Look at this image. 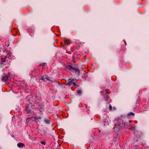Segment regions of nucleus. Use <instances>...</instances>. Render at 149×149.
Segmentation results:
<instances>
[{
	"instance_id": "nucleus-1",
	"label": "nucleus",
	"mask_w": 149,
	"mask_h": 149,
	"mask_svg": "<svg viewBox=\"0 0 149 149\" xmlns=\"http://www.w3.org/2000/svg\"><path fill=\"white\" fill-rule=\"evenodd\" d=\"M11 61L10 56H2L0 62V64L2 67H8L10 65Z\"/></svg>"
},
{
	"instance_id": "nucleus-2",
	"label": "nucleus",
	"mask_w": 149,
	"mask_h": 149,
	"mask_svg": "<svg viewBox=\"0 0 149 149\" xmlns=\"http://www.w3.org/2000/svg\"><path fill=\"white\" fill-rule=\"evenodd\" d=\"M83 45V42L79 40L76 41L74 45H73L72 48L74 50H78L80 47Z\"/></svg>"
},
{
	"instance_id": "nucleus-3",
	"label": "nucleus",
	"mask_w": 149,
	"mask_h": 149,
	"mask_svg": "<svg viewBox=\"0 0 149 149\" xmlns=\"http://www.w3.org/2000/svg\"><path fill=\"white\" fill-rule=\"evenodd\" d=\"M109 90L108 89L106 90H104L102 91H101V93H105V94L103 95L104 100L106 102L108 101V100L109 97L108 95L109 94Z\"/></svg>"
},
{
	"instance_id": "nucleus-4",
	"label": "nucleus",
	"mask_w": 149,
	"mask_h": 149,
	"mask_svg": "<svg viewBox=\"0 0 149 149\" xmlns=\"http://www.w3.org/2000/svg\"><path fill=\"white\" fill-rule=\"evenodd\" d=\"M65 69H68L69 70H71L72 69L75 70V73L79 75L80 74V71L79 69L76 68H74L72 67V65H68L67 66H66Z\"/></svg>"
},
{
	"instance_id": "nucleus-5",
	"label": "nucleus",
	"mask_w": 149,
	"mask_h": 149,
	"mask_svg": "<svg viewBox=\"0 0 149 149\" xmlns=\"http://www.w3.org/2000/svg\"><path fill=\"white\" fill-rule=\"evenodd\" d=\"M74 79L71 77L68 80H66V82L68 85L70 86L71 85H73V86H76V85L75 82H74Z\"/></svg>"
},
{
	"instance_id": "nucleus-6",
	"label": "nucleus",
	"mask_w": 149,
	"mask_h": 149,
	"mask_svg": "<svg viewBox=\"0 0 149 149\" xmlns=\"http://www.w3.org/2000/svg\"><path fill=\"white\" fill-rule=\"evenodd\" d=\"M26 110L27 111V113H31L33 112L31 106L30 107L29 105L28 106H26Z\"/></svg>"
},
{
	"instance_id": "nucleus-7",
	"label": "nucleus",
	"mask_w": 149,
	"mask_h": 149,
	"mask_svg": "<svg viewBox=\"0 0 149 149\" xmlns=\"http://www.w3.org/2000/svg\"><path fill=\"white\" fill-rule=\"evenodd\" d=\"M34 31L33 29L30 28L28 29V33L31 36H33L34 35Z\"/></svg>"
},
{
	"instance_id": "nucleus-8",
	"label": "nucleus",
	"mask_w": 149,
	"mask_h": 149,
	"mask_svg": "<svg viewBox=\"0 0 149 149\" xmlns=\"http://www.w3.org/2000/svg\"><path fill=\"white\" fill-rule=\"evenodd\" d=\"M63 42L65 44L67 45H69L71 43V40L70 39L65 38H64Z\"/></svg>"
},
{
	"instance_id": "nucleus-9",
	"label": "nucleus",
	"mask_w": 149,
	"mask_h": 149,
	"mask_svg": "<svg viewBox=\"0 0 149 149\" xmlns=\"http://www.w3.org/2000/svg\"><path fill=\"white\" fill-rule=\"evenodd\" d=\"M126 49L125 46L124 45H123L121 46V49L120 51V53L122 54L124 53Z\"/></svg>"
},
{
	"instance_id": "nucleus-10",
	"label": "nucleus",
	"mask_w": 149,
	"mask_h": 149,
	"mask_svg": "<svg viewBox=\"0 0 149 149\" xmlns=\"http://www.w3.org/2000/svg\"><path fill=\"white\" fill-rule=\"evenodd\" d=\"M17 146L18 147L21 148L24 147L25 146V145L23 143L19 142L17 144Z\"/></svg>"
},
{
	"instance_id": "nucleus-11",
	"label": "nucleus",
	"mask_w": 149,
	"mask_h": 149,
	"mask_svg": "<svg viewBox=\"0 0 149 149\" xmlns=\"http://www.w3.org/2000/svg\"><path fill=\"white\" fill-rule=\"evenodd\" d=\"M34 118L35 119L34 120L35 122L39 121V120L41 119V118L40 117H35Z\"/></svg>"
},
{
	"instance_id": "nucleus-12",
	"label": "nucleus",
	"mask_w": 149,
	"mask_h": 149,
	"mask_svg": "<svg viewBox=\"0 0 149 149\" xmlns=\"http://www.w3.org/2000/svg\"><path fill=\"white\" fill-rule=\"evenodd\" d=\"M8 77L7 76L5 75V76H3L2 78V80L3 81H6L8 79Z\"/></svg>"
},
{
	"instance_id": "nucleus-13",
	"label": "nucleus",
	"mask_w": 149,
	"mask_h": 149,
	"mask_svg": "<svg viewBox=\"0 0 149 149\" xmlns=\"http://www.w3.org/2000/svg\"><path fill=\"white\" fill-rule=\"evenodd\" d=\"M45 79L47 80H49L48 78H46ZM40 79L43 81H46L45 80V79L44 78L43 76L41 77L40 78Z\"/></svg>"
},
{
	"instance_id": "nucleus-14",
	"label": "nucleus",
	"mask_w": 149,
	"mask_h": 149,
	"mask_svg": "<svg viewBox=\"0 0 149 149\" xmlns=\"http://www.w3.org/2000/svg\"><path fill=\"white\" fill-rule=\"evenodd\" d=\"M134 115H135L134 113L132 112L129 113L127 114V116H134Z\"/></svg>"
},
{
	"instance_id": "nucleus-15",
	"label": "nucleus",
	"mask_w": 149,
	"mask_h": 149,
	"mask_svg": "<svg viewBox=\"0 0 149 149\" xmlns=\"http://www.w3.org/2000/svg\"><path fill=\"white\" fill-rule=\"evenodd\" d=\"M33 118V117H30V118H29V117L28 118L26 119V121L27 122H29V121L30 120H31Z\"/></svg>"
},
{
	"instance_id": "nucleus-16",
	"label": "nucleus",
	"mask_w": 149,
	"mask_h": 149,
	"mask_svg": "<svg viewBox=\"0 0 149 149\" xmlns=\"http://www.w3.org/2000/svg\"><path fill=\"white\" fill-rule=\"evenodd\" d=\"M81 90H78L77 91V93L79 95H81Z\"/></svg>"
},
{
	"instance_id": "nucleus-17",
	"label": "nucleus",
	"mask_w": 149,
	"mask_h": 149,
	"mask_svg": "<svg viewBox=\"0 0 149 149\" xmlns=\"http://www.w3.org/2000/svg\"><path fill=\"white\" fill-rule=\"evenodd\" d=\"M129 129L130 130H135V128L134 127L131 126L129 128Z\"/></svg>"
},
{
	"instance_id": "nucleus-18",
	"label": "nucleus",
	"mask_w": 149,
	"mask_h": 149,
	"mask_svg": "<svg viewBox=\"0 0 149 149\" xmlns=\"http://www.w3.org/2000/svg\"><path fill=\"white\" fill-rule=\"evenodd\" d=\"M45 63H42V64H40L39 65V66H42V67H44V66L45 65Z\"/></svg>"
},
{
	"instance_id": "nucleus-19",
	"label": "nucleus",
	"mask_w": 149,
	"mask_h": 149,
	"mask_svg": "<svg viewBox=\"0 0 149 149\" xmlns=\"http://www.w3.org/2000/svg\"><path fill=\"white\" fill-rule=\"evenodd\" d=\"M112 109V107L111 104H110L109 106V109L110 111H111Z\"/></svg>"
},
{
	"instance_id": "nucleus-20",
	"label": "nucleus",
	"mask_w": 149,
	"mask_h": 149,
	"mask_svg": "<svg viewBox=\"0 0 149 149\" xmlns=\"http://www.w3.org/2000/svg\"><path fill=\"white\" fill-rule=\"evenodd\" d=\"M41 143L44 145H45L46 144V143L43 141H42L41 142Z\"/></svg>"
},
{
	"instance_id": "nucleus-21",
	"label": "nucleus",
	"mask_w": 149,
	"mask_h": 149,
	"mask_svg": "<svg viewBox=\"0 0 149 149\" xmlns=\"http://www.w3.org/2000/svg\"><path fill=\"white\" fill-rule=\"evenodd\" d=\"M10 73H8L7 75H6V76H7V77H8H8L9 76H10Z\"/></svg>"
},
{
	"instance_id": "nucleus-22",
	"label": "nucleus",
	"mask_w": 149,
	"mask_h": 149,
	"mask_svg": "<svg viewBox=\"0 0 149 149\" xmlns=\"http://www.w3.org/2000/svg\"><path fill=\"white\" fill-rule=\"evenodd\" d=\"M39 110H40V111H42L43 110V108L42 107H41L40 109H39Z\"/></svg>"
},
{
	"instance_id": "nucleus-23",
	"label": "nucleus",
	"mask_w": 149,
	"mask_h": 149,
	"mask_svg": "<svg viewBox=\"0 0 149 149\" xmlns=\"http://www.w3.org/2000/svg\"><path fill=\"white\" fill-rule=\"evenodd\" d=\"M37 139V137H35L33 138V140L35 141H36V140Z\"/></svg>"
},
{
	"instance_id": "nucleus-24",
	"label": "nucleus",
	"mask_w": 149,
	"mask_h": 149,
	"mask_svg": "<svg viewBox=\"0 0 149 149\" xmlns=\"http://www.w3.org/2000/svg\"><path fill=\"white\" fill-rule=\"evenodd\" d=\"M56 82L59 85H61V83L59 82L56 81Z\"/></svg>"
},
{
	"instance_id": "nucleus-25",
	"label": "nucleus",
	"mask_w": 149,
	"mask_h": 149,
	"mask_svg": "<svg viewBox=\"0 0 149 149\" xmlns=\"http://www.w3.org/2000/svg\"><path fill=\"white\" fill-rule=\"evenodd\" d=\"M63 42H61V44L62 45V46H63Z\"/></svg>"
}]
</instances>
